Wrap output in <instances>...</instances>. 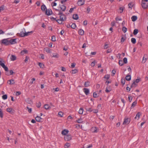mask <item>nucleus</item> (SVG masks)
<instances>
[{
  "label": "nucleus",
  "instance_id": "f257e3e1",
  "mask_svg": "<svg viewBox=\"0 0 148 148\" xmlns=\"http://www.w3.org/2000/svg\"><path fill=\"white\" fill-rule=\"evenodd\" d=\"M32 31L26 32L24 29L19 34L21 37H24L29 35L30 33H32Z\"/></svg>",
  "mask_w": 148,
  "mask_h": 148
},
{
  "label": "nucleus",
  "instance_id": "f03ea898",
  "mask_svg": "<svg viewBox=\"0 0 148 148\" xmlns=\"http://www.w3.org/2000/svg\"><path fill=\"white\" fill-rule=\"evenodd\" d=\"M1 44H3L5 45H9V40L8 39H4L1 40Z\"/></svg>",
  "mask_w": 148,
  "mask_h": 148
},
{
  "label": "nucleus",
  "instance_id": "7ed1b4c3",
  "mask_svg": "<svg viewBox=\"0 0 148 148\" xmlns=\"http://www.w3.org/2000/svg\"><path fill=\"white\" fill-rule=\"evenodd\" d=\"M66 8V7L65 5H63V4L61 5H60L59 7L58 8V9H59V11H58L59 12H61L62 11H64Z\"/></svg>",
  "mask_w": 148,
  "mask_h": 148
},
{
  "label": "nucleus",
  "instance_id": "20e7f679",
  "mask_svg": "<svg viewBox=\"0 0 148 148\" xmlns=\"http://www.w3.org/2000/svg\"><path fill=\"white\" fill-rule=\"evenodd\" d=\"M130 122V119L127 117H125L124 118V121L123 123V125L128 124Z\"/></svg>",
  "mask_w": 148,
  "mask_h": 148
},
{
  "label": "nucleus",
  "instance_id": "39448f33",
  "mask_svg": "<svg viewBox=\"0 0 148 148\" xmlns=\"http://www.w3.org/2000/svg\"><path fill=\"white\" fill-rule=\"evenodd\" d=\"M58 15H60V19L63 21L66 20V16L65 15L62 14L61 12H59L58 14Z\"/></svg>",
  "mask_w": 148,
  "mask_h": 148
},
{
  "label": "nucleus",
  "instance_id": "423d86ee",
  "mask_svg": "<svg viewBox=\"0 0 148 148\" xmlns=\"http://www.w3.org/2000/svg\"><path fill=\"white\" fill-rule=\"evenodd\" d=\"M16 38L12 39L9 40V45H13L15 44L16 43Z\"/></svg>",
  "mask_w": 148,
  "mask_h": 148
},
{
  "label": "nucleus",
  "instance_id": "0eeeda50",
  "mask_svg": "<svg viewBox=\"0 0 148 148\" xmlns=\"http://www.w3.org/2000/svg\"><path fill=\"white\" fill-rule=\"evenodd\" d=\"M64 139L65 140L69 141L71 140V135H66L64 137Z\"/></svg>",
  "mask_w": 148,
  "mask_h": 148
},
{
  "label": "nucleus",
  "instance_id": "6e6552de",
  "mask_svg": "<svg viewBox=\"0 0 148 148\" xmlns=\"http://www.w3.org/2000/svg\"><path fill=\"white\" fill-rule=\"evenodd\" d=\"M141 5L143 8L144 9H146L148 7V5H147L145 2H144L143 1L141 3Z\"/></svg>",
  "mask_w": 148,
  "mask_h": 148
},
{
  "label": "nucleus",
  "instance_id": "1a4fd4ad",
  "mask_svg": "<svg viewBox=\"0 0 148 148\" xmlns=\"http://www.w3.org/2000/svg\"><path fill=\"white\" fill-rule=\"evenodd\" d=\"M84 0H79L77 2V3L78 5L81 6L84 4Z\"/></svg>",
  "mask_w": 148,
  "mask_h": 148
},
{
  "label": "nucleus",
  "instance_id": "9d476101",
  "mask_svg": "<svg viewBox=\"0 0 148 148\" xmlns=\"http://www.w3.org/2000/svg\"><path fill=\"white\" fill-rule=\"evenodd\" d=\"M45 13L47 15L49 16L52 13V12L51 9H48L46 10V11H45Z\"/></svg>",
  "mask_w": 148,
  "mask_h": 148
},
{
  "label": "nucleus",
  "instance_id": "9b49d317",
  "mask_svg": "<svg viewBox=\"0 0 148 148\" xmlns=\"http://www.w3.org/2000/svg\"><path fill=\"white\" fill-rule=\"evenodd\" d=\"M91 130L92 132L95 133H97L98 131V129L95 127H92Z\"/></svg>",
  "mask_w": 148,
  "mask_h": 148
},
{
  "label": "nucleus",
  "instance_id": "f8f14e48",
  "mask_svg": "<svg viewBox=\"0 0 148 148\" xmlns=\"http://www.w3.org/2000/svg\"><path fill=\"white\" fill-rule=\"evenodd\" d=\"M141 114H142L141 112H138L136 115L135 119L138 120L140 118V116L141 115Z\"/></svg>",
  "mask_w": 148,
  "mask_h": 148
},
{
  "label": "nucleus",
  "instance_id": "ddd939ff",
  "mask_svg": "<svg viewBox=\"0 0 148 148\" xmlns=\"http://www.w3.org/2000/svg\"><path fill=\"white\" fill-rule=\"evenodd\" d=\"M56 5L57 3L55 2H53L51 3V5L53 6V8L56 11H59V9H56L54 7V6H56Z\"/></svg>",
  "mask_w": 148,
  "mask_h": 148
},
{
  "label": "nucleus",
  "instance_id": "4468645a",
  "mask_svg": "<svg viewBox=\"0 0 148 148\" xmlns=\"http://www.w3.org/2000/svg\"><path fill=\"white\" fill-rule=\"evenodd\" d=\"M35 119L37 121L39 122H42V119L38 116H37L35 118Z\"/></svg>",
  "mask_w": 148,
  "mask_h": 148
},
{
  "label": "nucleus",
  "instance_id": "2eb2a0df",
  "mask_svg": "<svg viewBox=\"0 0 148 148\" xmlns=\"http://www.w3.org/2000/svg\"><path fill=\"white\" fill-rule=\"evenodd\" d=\"M83 91L85 93V94L87 95L89 93V90L86 88H84L83 89Z\"/></svg>",
  "mask_w": 148,
  "mask_h": 148
},
{
  "label": "nucleus",
  "instance_id": "dca6fc26",
  "mask_svg": "<svg viewBox=\"0 0 148 148\" xmlns=\"http://www.w3.org/2000/svg\"><path fill=\"white\" fill-rule=\"evenodd\" d=\"M68 132L69 131L68 130H64L62 131V134L63 135H65L67 134Z\"/></svg>",
  "mask_w": 148,
  "mask_h": 148
},
{
  "label": "nucleus",
  "instance_id": "f3484780",
  "mask_svg": "<svg viewBox=\"0 0 148 148\" xmlns=\"http://www.w3.org/2000/svg\"><path fill=\"white\" fill-rule=\"evenodd\" d=\"M41 10L43 11H45L46 10H47L46 7L44 4L42 5L41 7Z\"/></svg>",
  "mask_w": 148,
  "mask_h": 148
},
{
  "label": "nucleus",
  "instance_id": "a211bd4d",
  "mask_svg": "<svg viewBox=\"0 0 148 148\" xmlns=\"http://www.w3.org/2000/svg\"><path fill=\"white\" fill-rule=\"evenodd\" d=\"M131 18L132 21L134 22L137 20V17L136 16H133Z\"/></svg>",
  "mask_w": 148,
  "mask_h": 148
},
{
  "label": "nucleus",
  "instance_id": "6ab92c4d",
  "mask_svg": "<svg viewBox=\"0 0 148 148\" xmlns=\"http://www.w3.org/2000/svg\"><path fill=\"white\" fill-rule=\"evenodd\" d=\"M76 122L78 123H85L84 121H82V118L78 119V120H76Z\"/></svg>",
  "mask_w": 148,
  "mask_h": 148
},
{
  "label": "nucleus",
  "instance_id": "aec40b11",
  "mask_svg": "<svg viewBox=\"0 0 148 148\" xmlns=\"http://www.w3.org/2000/svg\"><path fill=\"white\" fill-rule=\"evenodd\" d=\"M6 111L9 113H12L14 111V110L12 108H8L6 109Z\"/></svg>",
  "mask_w": 148,
  "mask_h": 148
},
{
  "label": "nucleus",
  "instance_id": "412c9836",
  "mask_svg": "<svg viewBox=\"0 0 148 148\" xmlns=\"http://www.w3.org/2000/svg\"><path fill=\"white\" fill-rule=\"evenodd\" d=\"M44 51L47 53H51V52L50 49L48 47L45 48L44 49Z\"/></svg>",
  "mask_w": 148,
  "mask_h": 148
},
{
  "label": "nucleus",
  "instance_id": "4be33fe9",
  "mask_svg": "<svg viewBox=\"0 0 148 148\" xmlns=\"http://www.w3.org/2000/svg\"><path fill=\"white\" fill-rule=\"evenodd\" d=\"M84 31L82 29H80L78 31L79 34L82 36L84 35Z\"/></svg>",
  "mask_w": 148,
  "mask_h": 148
},
{
  "label": "nucleus",
  "instance_id": "5701e85b",
  "mask_svg": "<svg viewBox=\"0 0 148 148\" xmlns=\"http://www.w3.org/2000/svg\"><path fill=\"white\" fill-rule=\"evenodd\" d=\"M8 83L10 84H14V81L13 79H10L8 81Z\"/></svg>",
  "mask_w": 148,
  "mask_h": 148
},
{
  "label": "nucleus",
  "instance_id": "b1692460",
  "mask_svg": "<svg viewBox=\"0 0 148 148\" xmlns=\"http://www.w3.org/2000/svg\"><path fill=\"white\" fill-rule=\"evenodd\" d=\"M10 59L11 60L14 61L16 60V57L14 55H12L10 58Z\"/></svg>",
  "mask_w": 148,
  "mask_h": 148
},
{
  "label": "nucleus",
  "instance_id": "393cba45",
  "mask_svg": "<svg viewBox=\"0 0 148 148\" xmlns=\"http://www.w3.org/2000/svg\"><path fill=\"white\" fill-rule=\"evenodd\" d=\"M137 84L135 82H134L132 84L131 87V88H135L137 86Z\"/></svg>",
  "mask_w": 148,
  "mask_h": 148
},
{
  "label": "nucleus",
  "instance_id": "a878e982",
  "mask_svg": "<svg viewBox=\"0 0 148 148\" xmlns=\"http://www.w3.org/2000/svg\"><path fill=\"white\" fill-rule=\"evenodd\" d=\"M73 18L75 20H77L78 19L79 17L77 14H74L73 15Z\"/></svg>",
  "mask_w": 148,
  "mask_h": 148
},
{
  "label": "nucleus",
  "instance_id": "bb28decb",
  "mask_svg": "<svg viewBox=\"0 0 148 148\" xmlns=\"http://www.w3.org/2000/svg\"><path fill=\"white\" fill-rule=\"evenodd\" d=\"M137 102L136 101H135L132 104V105L131 107V109L133 108L136 106V104H137Z\"/></svg>",
  "mask_w": 148,
  "mask_h": 148
},
{
  "label": "nucleus",
  "instance_id": "cd10ccee",
  "mask_svg": "<svg viewBox=\"0 0 148 148\" xmlns=\"http://www.w3.org/2000/svg\"><path fill=\"white\" fill-rule=\"evenodd\" d=\"M52 57L56 58H58L59 57V55L57 53H54L53 54Z\"/></svg>",
  "mask_w": 148,
  "mask_h": 148
},
{
  "label": "nucleus",
  "instance_id": "c85d7f7f",
  "mask_svg": "<svg viewBox=\"0 0 148 148\" xmlns=\"http://www.w3.org/2000/svg\"><path fill=\"white\" fill-rule=\"evenodd\" d=\"M70 146V144L69 143H67L64 145L65 148H68Z\"/></svg>",
  "mask_w": 148,
  "mask_h": 148
},
{
  "label": "nucleus",
  "instance_id": "c756f323",
  "mask_svg": "<svg viewBox=\"0 0 148 148\" xmlns=\"http://www.w3.org/2000/svg\"><path fill=\"white\" fill-rule=\"evenodd\" d=\"M78 72V70L77 69L72 70L71 72V73L73 74L76 73Z\"/></svg>",
  "mask_w": 148,
  "mask_h": 148
},
{
  "label": "nucleus",
  "instance_id": "7c9ffc66",
  "mask_svg": "<svg viewBox=\"0 0 148 148\" xmlns=\"http://www.w3.org/2000/svg\"><path fill=\"white\" fill-rule=\"evenodd\" d=\"M125 79L127 81H130L131 79V76L130 75H127L125 77Z\"/></svg>",
  "mask_w": 148,
  "mask_h": 148
},
{
  "label": "nucleus",
  "instance_id": "2f4dec72",
  "mask_svg": "<svg viewBox=\"0 0 148 148\" xmlns=\"http://www.w3.org/2000/svg\"><path fill=\"white\" fill-rule=\"evenodd\" d=\"M84 109L82 108L79 109V113L80 114H82L83 112Z\"/></svg>",
  "mask_w": 148,
  "mask_h": 148
},
{
  "label": "nucleus",
  "instance_id": "473e14b6",
  "mask_svg": "<svg viewBox=\"0 0 148 148\" xmlns=\"http://www.w3.org/2000/svg\"><path fill=\"white\" fill-rule=\"evenodd\" d=\"M27 52V51L26 50H24L22 51L21 52V55H23L24 54L26 53Z\"/></svg>",
  "mask_w": 148,
  "mask_h": 148
},
{
  "label": "nucleus",
  "instance_id": "72a5a7b5",
  "mask_svg": "<svg viewBox=\"0 0 148 148\" xmlns=\"http://www.w3.org/2000/svg\"><path fill=\"white\" fill-rule=\"evenodd\" d=\"M44 108L46 110H48L50 108L49 105L48 104H46L44 105Z\"/></svg>",
  "mask_w": 148,
  "mask_h": 148
},
{
  "label": "nucleus",
  "instance_id": "f704fd0d",
  "mask_svg": "<svg viewBox=\"0 0 148 148\" xmlns=\"http://www.w3.org/2000/svg\"><path fill=\"white\" fill-rule=\"evenodd\" d=\"M131 41L133 44H134L136 43V39L134 38H132L131 39Z\"/></svg>",
  "mask_w": 148,
  "mask_h": 148
},
{
  "label": "nucleus",
  "instance_id": "c9c22d12",
  "mask_svg": "<svg viewBox=\"0 0 148 148\" xmlns=\"http://www.w3.org/2000/svg\"><path fill=\"white\" fill-rule=\"evenodd\" d=\"M39 66L41 68H43L44 67V65L41 62H39L38 64Z\"/></svg>",
  "mask_w": 148,
  "mask_h": 148
},
{
  "label": "nucleus",
  "instance_id": "e433bc0d",
  "mask_svg": "<svg viewBox=\"0 0 148 148\" xmlns=\"http://www.w3.org/2000/svg\"><path fill=\"white\" fill-rule=\"evenodd\" d=\"M0 117L2 118L3 117V114L2 110L0 108Z\"/></svg>",
  "mask_w": 148,
  "mask_h": 148
},
{
  "label": "nucleus",
  "instance_id": "4c0bfd02",
  "mask_svg": "<svg viewBox=\"0 0 148 148\" xmlns=\"http://www.w3.org/2000/svg\"><path fill=\"white\" fill-rule=\"evenodd\" d=\"M138 32V29H134L133 32V34H134V35H136L137 34Z\"/></svg>",
  "mask_w": 148,
  "mask_h": 148
},
{
  "label": "nucleus",
  "instance_id": "58836bf2",
  "mask_svg": "<svg viewBox=\"0 0 148 148\" xmlns=\"http://www.w3.org/2000/svg\"><path fill=\"white\" fill-rule=\"evenodd\" d=\"M111 89L110 88H109V87H108V88H106V89L105 90V91L106 92H110V91H111Z\"/></svg>",
  "mask_w": 148,
  "mask_h": 148
},
{
  "label": "nucleus",
  "instance_id": "ea45409f",
  "mask_svg": "<svg viewBox=\"0 0 148 148\" xmlns=\"http://www.w3.org/2000/svg\"><path fill=\"white\" fill-rule=\"evenodd\" d=\"M5 9V6L4 5H2L1 7H0V12H1V11H3Z\"/></svg>",
  "mask_w": 148,
  "mask_h": 148
},
{
  "label": "nucleus",
  "instance_id": "a19ab883",
  "mask_svg": "<svg viewBox=\"0 0 148 148\" xmlns=\"http://www.w3.org/2000/svg\"><path fill=\"white\" fill-rule=\"evenodd\" d=\"M134 4L132 3H130L128 4L129 8H132Z\"/></svg>",
  "mask_w": 148,
  "mask_h": 148
},
{
  "label": "nucleus",
  "instance_id": "79ce46f5",
  "mask_svg": "<svg viewBox=\"0 0 148 148\" xmlns=\"http://www.w3.org/2000/svg\"><path fill=\"white\" fill-rule=\"evenodd\" d=\"M58 115L60 117H62L63 115V113L62 112H58Z\"/></svg>",
  "mask_w": 148,
  "mask_h": 148
},
{
  "label": "nucleus",
  "instance_id": "37998d69",
  "mask_svg": "<svg viewBox=\"0 0 148 148\" xmlns=\"http://www.w3.org/2000/svg\"><path fill=\"white\" fill-rule=\"evenodd\" d=\"M7 95H4L2 96V98L4 100H5L7 99Z\"/></svg>",
  "mask_w": 148,
  "mask_h": 148
},
{
  "label": "nucleus",
  "instance_id": "c03bdc74",
  "mask_svg": "<svg viewBox=\"0 0 148 148\" xmlns=\"http://www.w3.org/2000/svg\"><path fill=\"white\" fill-rule=\"evenodd\" d=\"M56 21L58 22L59 24H61L62 23V21L60 19H57L56 20Z\"/></svg>",
  "mask_w": 148,
  "mask_h": 148
},
{
  "label": "nucleus",
  "instance_id": "a18cd8bd",
  "mask_svg": "<svg viewBox=\"0 0 148 148\" xmlns=\"http://www.w3.org/2000/svg\"><path fill=\"white\" fill-rule=\"evenodd\" d=\"M89 85V82H85L84 84V86L85 87H88Z\"/></svg>",
  "mask_w": 148,
  "mask_h": 148
},
{
  "label": "nucleus",
  "instance_id": "49530a36",
  "mask_svg": "<svg viewBox=\"0 0 148 148\" xmlns=\"http://www.w3.org/2000/svg\"><path fill=\"white\" fill-rule=\"evenodd\" d=\"M122 31L124 32L125 33L127 31V28L126 27H124L122 28Z\"/></svg>",
  "mask_w": 148,
  "mask_h": 148
},
{
  "label": "nucleus",
  "instance_id": "de8ad7c7",
  "mask_svg": "<svg viewBox=\"0 0 148 148\" xmlns=\"http://www.w3.org/2000/svg\"><path fill=\"white\" fill-rule=\"evenodd\" d=\"M123 62L125 63V64H126L127 63V58H123Z\"/></svg>",
  "mask_w": 148,
  "mask_h": 148
},
{
  "label": "nucleus",
  "instance_id": "09e8293b",
  "mask_svg": "<svg viewBox=\"0 0 148 148\" xmlns=\"http://www.w3.org/2000/svg\"><path fill=\"white\" fill-rule=\"evenodd\" d=\"M71 27L73 29H75L76 27V25L75 24L73 23L71 25Z\"/></svg>",
  "mask_w": 148,
  "mask_h": 148
},
{
  "label": "nucleus",
  "instance_id": "8fccbe9b",
  "mask_svg": "<svg viewBox=\"0 0 148 148\" xmlns=\"http://www.w3.org/2000/svg\"><path fill=\"white\" fill-rule=\"evenodd\" d=\"M119 64L121 66H122L123 64V63L122 60H119Z\"/></svg>",
  "mask_w": 148,
  "mask_h": 148
},
{
  "label": "nucleus",
  "instance_id": "3c124183",
  "mask_svg": "<svg viewBox=\"0 0 148 148\" xmlns=\"http://www.w3.org/2000/svg\"><path fill=\"white\" fill-rule=\"evenodd\" d=\"M86 110L87 111L89 112H91L93 110L91 108H87L86 109Z\"/></svg>",
  "mask_w": 148,
  "mask_h": 148
},
{
  "label": "nucleus",
  "instance_id": "603ef678",
  "mask_svg": "<svg viewBox=\"0 0 148 148\" xmlns=\"http://www.w3.org/2000/svg\"><path fill=\"white\" fill-rule=\"evenodd\" d=\"M95 61H94L93 62H92L90 64V65L92 66H94L95 65Z\"/></svg>",
  "mask_w": 148,
  "mask_h": 148
},
{
  "label": "nucleus",
  "instance_id": "864d4df0",
  "mask_svg": "<svg viewBox=\"0 0 148 148\" xmlns=\"http://www.w3.org/2000/svg\"><path fill=\"white\" fill-rule=\"evenodd\" d=\"M51 40L55 42L56 41V38L54 36H53L51 37Z\"/></svg>",
  "mask_w": 148,
  "mask_h": 148
},
{
  "label": "nucleus",
  "instance_id": "5fc2aeb1",
  "mask_svg": "<svg viewBox=\"0 0 148 148\" xmlns=\"http://www.w3.org/2000/svg\"><path fill=\"white\" fill-rule=\"evenodd\" d=\"M27 109L28 112L29 113H31L32 112V108H29L28 106L27 107Z\"/></svg>",
  "mask_w": 148,
  "mask_h": 148
},
{
  "label": "nucleus",
  "instance_id": "6e6d98bb",
  "mask_svg": "<svg viewBox=\"0 0 148 148\" xmlns=\"http://www.w3.org/2000/svg\"><path fill=\"white\" fill-rule=\"evenodd\" d=\"M93 96L94 97L96 98L98 97L97 95L96 92L93 93Z\"/></svg>",
  "mask_w": 148,
  "mask_h": 148
},
{
  "label": "nucleus",
  "instance_id": "4d7b16f0",
  "mask_svg": "<svg viewBox=\"0 0 148 148\" xmlns=\"http://www.w3.org/2000/svg\"><path fill=\"white\" fill-rule=\"evenodd\" d=\"M123 10V8L122 7H120L119 8V12L120 13H122Z\"/></svg>",
  "mask_w": 148,
  "mask_h": 148
},
{
  "label": "nucleus",
  "instance_id": "13d9d810",
  "mask_svg": "<svg viewBox=\"0 0 148 148\" xmlns=\"http://www.w3.org/2000/svg\"><path fill=\"white\" fill-rule=\"evenodd\" d=\"M104 77L107 79H108L110 78V76L108 75H106Z\"/></svg>",
  "mask_w": 148,
  "mask_h": 148
},
{
  "label": "nucleus",
  "instance_id": "bf43d9fd",
  "mask_svg": "<svg viewBox=\"0 0 148 148\" xmlns=\"http://www.w3.org/2000/svg\"><path fill=\"white\" fill-rule=\"evenodd\" d=\"M125 39L123 37H122L121 38V42H123L125 40Z\"/></svg>",
  "mask_w": 148,
  "mask_h": 148
},
{
  "label": "nucleus",
  "instance_id": "052dcab7",
  "mask_svg": "<svg viewBox=\"0 0 148 148\" xmlns=\"http://www.w3.org/2000/svg\"><path fill=\"white\" fill-rule=\"evenodd\" d=\"M92 111H93V112L94 113H97L98 112V110L97 109H95L93 110Z\"/></svg>",
  "mask_w": 148,
  "mask_h": 148
},
{
  "label": "nucleus",
  "instance_id": "680f3d73",
  "mask_svg": "<svg viewBox=\"0 0 148 148\" xmlns=\"http://www.w3.org/2000/svg\"><path fill=\"white\" fill-rule=\"evenodd\" d=\"M32 81L30 82V83L31 84H32L33 83V82L35 80V79L34 78H33L31 79Z\"/></svg>",
  "mask_w": 148,
  "mask_h": 148
},
{
  "label": "nucleus",
  "instance_id": "e2e57ef3",
  "mask_svg": "<svg viewBox=\"0 0 148 148\" xmlns=\"http://www.w3.org/2000/svg\"><path fill=\"white\" fill-rule=\"evenodd\" d=\"M146 58H145V57H143V61H142V62L143 63H145V62H146Z\"/></svg>",
  "mask_w": 148,
  "mask_h": 148
},
{
  "label": "nucleus",
  "instance_id": "0e129e2a",
  "mask_svg": "<svg viewBox=\"0 0 148 148\" xmlns=\"http://www.w3.org/2000/svg\"><path fill=\"white\" fill-rule=\"evenodd\" d=\"M92 144H90L89 145H87V147H86V148H90L92 147Z\"/></svg>",
  "mask_w": 148,
  "mask_h": 148
},
{
  "label": "nucleus",
  "instance_id": "69168bd1",
  "mask_svg": "<svg viewBox=\"0 0 148 148\" xmlns=\"http://www.w3.org/2000/svg\"><path fill=\"white\" fill-rule=\"evenodd\" d=\"M125 81L124 79H122L121 83L123 85H124L125 84Z\"/></svg>",
  "mask_w": 148,
  "mask_h": 148
},
{
  "label": "nucleus",
  "instance_id": "338daca9",
  "mask_svg": "<svg viewBox=\"0 0 148 148\" xmlns=\"http://www.w3.org/2000/svg\"><path fill=\"white\" fill-rule=\"evenodd\" d=\"M112 75H114L116 73V71L114 70H113L112 72Z\"/></svg>",
  "mask_w": 148,
  "mask_h": 148
},
{
  "label": "nucleus",
  "instance_id": "774afa93",
  "mask_svg": "<svg viewBox=\"0 0 148 148\" xmlns=\"http://www.w3.org/2000/svg\"><path fill=\"white\" fill-rule=\"evenodd\" d=\"M75 63H73L71 64V67L72 68H73L75 67Z\"/></svg>",
  "mask_w": 148,
  "mask_h": 148
}]
</instances>
